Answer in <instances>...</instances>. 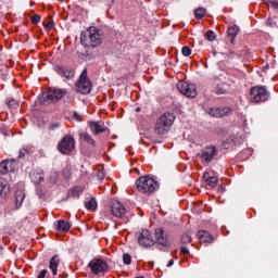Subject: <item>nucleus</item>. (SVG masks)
Masks as SVG:
<instances>
[{"label":"nucleus","instance_id":"4be33fe9","mask_svg":"<svg viewBox=\"0 0 278 278\" xmlns=\"http://www.w3.org/2000/svg\"><path fill=\"white\" fill-rule=\"evenodd\" d=\"M25 201V190L21 189L15 192V205L16 208H21L23 206V202Z\"/></svg>","mask_w":278,"mask_h":278},{"label":"nucleus","instance_id":"ddd939ff","mask_svg":"<svg viewBox=\"0 0 278 278\" xmlns=\"http://www.w3.org/2000/svg\"><path fill=\"white\" fill-rule=\"evenodd\" d=\"M111 213L115 216V218H125V214H127V208L118 202L115 201L111 205Z\"/></svg>","mask_w":278,"mask_h":278},{"label":"nucleus","instance_id":"4c0bfd02","mask_svg":"<svg viewBox=\"0 0 278 278\" xmlns=\"http://www.w3.org/2000/svg\"><path fill=\"white\" fill-rule=\"evenodd\" d=\"M267 27H277V23L273 18L266 21Z\"/></svg>","mask_w":278,"mask_h":278},{"label":"nucleus","instance_id":"a211bd4d","mask_svg":"<svg viewBox=\"0 0 278 278\" xmlns=\"http://www.w3.org/2000/svg\"><path fill=\"white\" fill-rule=\"evenodd\" d=\"M198 238L201 244H212L214 242V237L206 230H199Z\"/></svg>","mask_w":278,"mask_h":278},{"label":"nucleus","instance_id":"5701e85b","mask_svg":"<svg viewBox=\"0 0 278 278\" xmlns=\"http://www.w3.org/2000/svg\"><path fill=\"white\" fill-rule=\"evenodd\" d=\"M215 94H227L229 92V84L227 83H219L216 85L214 89Z\"/></svg>","mask_w":278,"mask_h":278},{"label":"nucleus","instance_id":"a878e982","mask_svg":"<svg viewBox=\"0 0 278 278\" xmlns=\"http://www.w3.org/2000/svg\"><path fill=\"white\" fill-rule=\"evenodd\" d=\"M80 140H84L88 144H91V147H94V144H96L94 139H92V137L88 132H81L80 134Z\"/></svg>","mask_w":278,"mask_h":278},{"label":"nucleus","instance_id":"de8ad7c7","mask_svg":"<svg viewBox=\"0 0 278 278\" xmlns=\"http://www.w3.org/2000/svg\"><path fill=\"white\" fill-rule=\"evenodd\" d=\"M173 264H175V261H174V260H170V261L167 263V268H170V266H173Z\"/></svg>","mask_w":278,"mask_h":278},{"label":"nucleus","instance_id":"39448f33","mask_svg":"<svg viewBox=\"0 0 278 278\" xmlns=\"http://www.w3.org/2000/svg\"><path fill=\"white\" fill-rule=\"evenodd\" d=\"M75 150V138L71 135L64 136L58 144V151L62 155H70Z\"/></svg>","mask_w":278,"mask_h":278},{"label":"nucleus","instance_id":"473e14b6","mask_svg":"<svg viewBox=\"0 0 278 278\" xmlns=\"http://www.w3.org/2000/svg\"><path fill=\"white\" fill-rule=\"evenodd\" d=\"M182 244H190L192 242V237L189 233H185L181 237Z\"/></svg>","mask_w":278,"mask_h":278},{"label":"nucleus","instance_id":"aec40b11","mask_svg":"<svg viewBox=\"0 0 278 278\" xmlns=\"http://www.w3.org/2000/svg\"><path fill=\"white\" fill-rule=\"evenodd\" d=\"M203 179H204L205 184H207V186H210V188H216V186H218V177L212 176L207 172L204 173Z\"/></svg>","mask_w":278,"mask_h":278},{"label":"nucleus","instance_id":"72a5a7b5","mask_svg":"<svg viewBox=\"0 0 278 278\" xmlns=\"http://www.w3.org/2000/svg\"><path fill=\"white\" fill-rule=\"evenodd\" d=\"M123 262H124V264L129 266V264H131V255H129L128 253H124L123 254Z\"/></svg>","mask_w":278,"mask_h":278},{"label":"nucleus","instance_id":"f257e3e1","mask_svg":"<svg viewBox=\"0 0 278 278\" xmlns=\"http://www.w3.org/2000/svg\"><path fill=\"white\" fill-rule=\"evenodd\" d=\"M103 42V30L90 26L80 34V43L87 49H97Z\"/></svg>","mask_w":278,"mask_h":278},{"label":"nucleus","instance_id":"f704fd0d","mask_svg":"<svg viewBox=\"0 0 278 278\" xmlns=\"http://www.w3.org/2000/svg\"><path fill=\"white\" fill-rule=\"evenodd\" d=\"M266 4L274 8V10H278V0H267Z\"/></svg>","mask_w":278,"mask_h":278},{"label":"nucleus","instance_id":"2f4dec72","mask_svg":"<svg viewBox=\"0 0 278 278\" xmlns=\"http://www.w3.org/2000/svg\"><path fill=\"white\" fill-rule=\"evenodd\" d=\"M181 53L185 55V58H190V55H192V49L188 46H185L182 47Z\"/></svg>","mask_w":278,"mask_h":278},{"label":"nucleus","instance_id":"9d476101","mask_svg":"<svg viewBox=\"0 0 278 278\" xmlns=\"http://www.w3.org/2000/svg\"><path fill=\"white\" fill-rule=\"evenodd\" d=\"M66 96V89L50 88L45 97L47 103H58Z\"/></svg>","mask_w":278,"mask_h":278},{"label":"nucleus","instance_id":"cd10ccee","mask_svg":"<svg viewBox=\"0 0 278 278\" xmlns=\"http://www.w3.org/2000/svg\"><path fill=\"white\" fill-rule=\"evenodd\" d=\"M85 206L87 207V210L94 212V210H97V199L91 198L90 201L85 203Z\"/></svg>","mask_w":278,"mask_h":278},{"label":"nucleus","instance_id":"f8f14e48","mask_svg":"<svg viewBox=\"0 0 278 278\" xmlns=\"http://www.w3.org/2000/svg\"><path fill=\"white\" fill-rule=\"evenodd\" d=\"M218 155V152L216 151V147L211 146L206 147L201 154V160L204 162V164H210L214 157Z\"/></svg>","mask_w":278,"mask_h":278},{"label":"nucleus","instance_id":"dca6fc26","mask_svg":"<svg viewBox=\"0 0 278 278\" xmlns=\"http://www.w3.org/2000/svg\"><path fill=\"white\" fill-rule=\"evenodd\" d=\"M8 173H14V160H4L0 164V175H8Z\"/></svg>","mask_w":278,"mask_h":278},{"label":"nucleus","instance_id":"e433bc0d","mask_svg":"<svg viewBox=\"0 0 278 278\" xmlns=\"http://www.w3.org/2000/svg\"><path fill=\"white\" fill-rule=\"evenodd\" d=\"M60 127H62V124H60V123H54V124H51V125L49 126V129H50V131H53V130H55V129H60Z\"/></svg>","mask_w":278,"mask_h":278},{"label":"nucleus","instance_id":"2eb2a0df","mask_svg":"<svg viewBox=\"0 0 278 278\" xmlns=\"http://www.w3.org/2000/svg\"><path fill=\"white\" fill-rule=\"evenodd\" d=\"M89 129L93 136H99V134H105L108 127L101 122H89Z\"/></svg>","mask_w":278,"mask_h":278},{"label":"nucleus","instance_id":"c85d7f7f","mask_svg":"<svg viewBox=\"0 0 278 278\" xmlns=\"http://www.w3.org/2000/svg\"><path fill=\"white\" fill-rule=\"evenodd\" d=\"M195 14V18H198V21H201V18L205 17V14H207V11L203 8H199L194 11Z\"/></svg>","mask_w":278,"mask_h":278},{"label":"nucleus","instance_id":"1a4fd4ad","mask_svg":"<svg viewBox=\"0 0 278 278\" xmlns=\"http://www.w3.org/2000/svg\"><path fill=\"white\" fill-rule=\"evenodd\" d=\"M137 242L138 244H140V247H144V249H150V247H153L155 244L153 235H151V231L147 229L139 232V236L137 237Z\"/></svg>","mask_w":278,"mask_h":278},{"label":"nucleus","instance_id":"c9c22d12","mask_svg":"<svg viewBox=\"0 0 278 278\" xmlns=\"http://www.w3.org/2000/svg\"><path fill=\"white\" fill-rule=\"evenodd\" d=\"M53 25H54L53 21L43 23V27H45V29H47V31H50V29L53 27Z\"/></svg>","mask_w":278,"mask_h":278},{"label":"nucleus","instance_id":"b1692460","mask_svg":"<svg viewBox=\"0 0 278 278\" xmlns=\"http://www.w3.org/2000/svg\"><path fill=\"white\" fill-rule=\"evenodd\" d=\"M56 228L59 231H71V224L64 219L58 220Z\"/></svg>","mask_w":278,"mask_h":278},{"label":"nucleus","instance_id":"ea45409f","mask_svg":"<svg viewBox=\"0 0 278 278\" xmlns=\"http://www.w3.org/2000/svg\"><path fill=\"white\" fill-rule=\"evenodd\" d=\"M0 134H2V136H10V134L8 132V127H5L4 125L0 126Z\"/></svg>","mask_w":278,"mask_h":278},{"label":"nucleus","instance_id":"393cba45","mask_svg":"<svg viewBox=\"0 0 278 278\" xmlns=\"http://www.w3.org/2000/svg\"><path fill=\"white\" fill-rule=\"evenodd\" d=\"M240 31V27L238 26H232L230 28H228V36L230 39V42L233 43V40L236 38V36H238V33Z\"/></svg>","mask_w":278,"mask_h":278},{"label":"nucleus","instance_id":"412c9836","mask_svg":"<svg viewBox=\"0 0 278 278\" xmlns=\"http://www.w3.org/2000/svg\"><path fill=\"white\" fill-rule=\"evenodd\" d=\"M60 265V256L54 255L51 257L50 263H49V268L52 273V275H58V266Z\"/></svg>","mask_w":278,"mask_h":278},{"label":"nucleus","instance_id":"37998d69","mask_svg":"<svg viewBox=\"0 0 278 278\" xmlns=\"http://www.w3.org/2000/svg\"><path fill=\"white\" fill-rule=\"evenodd\" d=\"M73 118H74V121H77L78 123H81V115H79V113L74 112Z\"/></svg>","mask_w":278,"mask_h":278},{"label":"nucleus","instance_id":"09e8293b","mask_svg":"<svg viewBox=\"0 0 278 278\" xmlns=\"http://www.w3.org/2000/svg\"><path fill=\"white\" fill-rule=\"evenodd\" d=\"M136 112H140V108H137V109H136Z\"/></svg>","mask_w":278,"mask_h":278},{"label":"nucleus","instance_id":"20e7f679","mask_svg":"<svg viewBox=\"0 0 278 278\" xmlns=\"http://www.w3.org/2000/svg\"><path fill=\"white\" fill-rule=\"evenodd\" d=\"M270 99V91L266 86H255L250 89L249 100L251 103H266Z\"/></svg>","mask_w":278,"mask_h":278},{"label":"nucleus","instance_id":"c03bdc74","mask_svg":"<svg viewBox=\"0 0 278 278\" xmlns=\"http://www.w3.org/2000/svg\"><path fill=\"white\" fill-rule=\"evenodd\" d=\"M180 252L182 253V255H188V253H190V251L188 250L187 247H182V248L180 249Z\"/></svg>","mask_w":278,"mask_h":278},{"label":"nucleus","instance_id":"423d86ee","mask_svg":"<svg viewBox=\"0 0 278 278\" xmlns=\"http://www.w3.org/2000/svg\"><path fill=\"white\" fill-rule=\"evenodd\" d=\"M76 90L77 92H80V94H90L92 90V83L90 81V78H88V72L86 70L80 74Z\"/></svg>","mask_w":278,"mask_h":278},{"label":"nucleus","instance_id":"79ce46f5","mask_svg":"<svg viewBox=\"0 0 278 278\" xmlns=\"http://www.w3.org/2000/svg\"><path fill=\"white\" fill-rule=\"evenodd\" d=\"M16 104H17L16 100H14L12 98L7 102L8 108H14V105H16Z\"/></svg>","mask_w":278,"mask_h":278},{"label":"nucleus","instance_id":"a19ab883","mask_svg":"<svg viewBox=\"0 0 278 278\" xmlns=\"http://www.w3.org/2000/svg\"><path fill=\"white\" fill-rule=\"evenodd\" d=\"M97 178H98L100 181L103 180V179H105V172H103V170L98 172Z\"/></svg>","mask_w":278,"mask_h":278},{"label":"nucleus","instance_id":"49530a36","mask_svg":"<svg viewBox=\"0 0 278 278\" xmlns=\"http://www.w3.org/2000/svg\"><path fill=\"white\" fill-rule=\"evenodd\" d=\"M228 58H236V52L233 51H230L228 54H227Z\"/></svg>","mask_w":278,"mask_h":278},{"label":"nucleus","instance_id":"f3484780","mask_svg":"<svg viewBox=\"0 0 278 278\" xmlns=\"http://www.w3.org/2000/svg\"><path fill=\"white\" fill-rule=\"evenodd\" d=\"M30 181L35 185L40 184L41 181H45V173L42 169H34L30 172Z\"/></svg>","mask_w":278,"mask_h":278},{"label":"nucleus","instance_id":"4468645a","mask_svg":"<svg viewBox=\"0 0 278 278\" xmlns=\"http://www.w3.org/2000/svg\"><path fill=\"white\" fill-rule=\"evenodd\" d=\"M208 114L210 116H214L215 118H223V116H229V114H231V108L224 106L211 109Z\"/></svg>","mask_w":278,"mask_h":278},{"label":"nucleus","instance_id":"a18cd8bd","mask_svg":"<svg viewBox=\"0 0 278 278\" xmlns=\"http://www.w3.org/2000/svg\"><path fill=\"white\" fill-rule=\"evenodd\" d=\"M47 277V269H43L39 273L38 278H45Z\"/></svg>","mask_w":278,"mask_h":278},{"label":"nucleus","instance_id":"58836bf2","mask_svg":"<svg viewBox=\"0 0 278 278\" xmlns=\"http://www.w3.org/2000/svg\"><path fill=\"white\" fill-rule=\"evenodd\" d=\"M41 18H42V17H41L39 14H35V15L31 17V23H35V24L40 23Z\"/></svg>","mask_w":278,"mask_h":278},{"label":"nucleus","instance_id":"c756f323","mask_svg":"<svg viewBox=\"0 0 278 278\" xmlns=\"http://www.w3.org/2000/svg\"><path fill=\"white\" fill-rule=\"evenodd\" d=\"M31 153V147L26 146L23 149L20 150L18 157H25V155Z\"/></svg>","mask_w":278,"mask_h":278},{"label":"nucleus","instance_id":"7c9ffc66","mask_svg":"<svg viewBox=\"0 0 278 278\" xmlns=\"http://www.w3.org/2000/svg\"><path fill=\"white\" fill-rule=\"evenodd\" d=\"M205 36H206V40H208L210 42H212L216 39V33L213 30H207L205 33Z\"/></svg>","mask_w":278,"mask_h":278},{"label":"nucleus","instance_id":"0eeeda50","mask_svg":"<svg viewBox=\"0 0 278 278\" xmlns=\"http://www.w3.org/2000/svg\"><path fill=\"white\" fill-rule=\"evenodd\" d=\"M88 268H90L93 275H101L103 273H108L110 270V266L108 262L103 258H93L88 263Z\"/></svg>","mask_w":278,"mask_h":278},{"label":"nucleus","instance_id":"bb28decb","mask_svg":"<svg viewBox=\"0 0 278 278\" xmlns=\"http://www.w3.org/2000/svg\"><path fill=\"white\" fill-rule=\"evenodd\" d=\"M8 194L10 192V187H8V180L0 178V194Z\"/></svg>","mask_w":278,"mask_h":278},{"label":"nucleus","instance_id":"6e6552de","mask_svg":"<svg viewBox=\"0 0 278 278\" xmlns=\"http://www.w3.org/2000/svg\"><path fill=\"white\" fill-rule=\"evenodd\" d=\"M177 88L181 94L185 97H190L191 99H194L197 97V85L186 81H179L177 84Z\"/></svg>","mask_w":278,"mask_h":278},{"label":"nucleus","instance_id":"9b49d317","mask_svg":"<svg viewBox=\"0 0 278 278\" xmlns=\"http://www.w3.org/2000/svg\"><path fill=\"white\" fill-rule=\"evenodd\" d=\"M154 243L159 244V247H163V249H168L170 247V241H168V233L164 231V228H156L154 230Z\"/></svg>","mask_w":278,"mask_h":278},{"label":"nucleus","instance_id":"6ab92c4d","mask_svg":"<svg viewBox=\"0 0 278 278\" xmlns=\"http://www.w3.org/2000/svg\"><path fill=\"white\" fill-rule=\"evenodd\" d=\"M55 73H58V75H63V77H65L66 79H73V77H75V72L73 71V68H64L60 65H56L54 67Z\"/></svg>","mask_w":278,"mask_h":278},{"label":"nucleus","instance_id":"7ed1b4c3","mask_svg":"<svg viewBox=\"0 0 278 278\" xmlns=\"http://www.w3.org/2000/svg\"><path fill=\"white\" fill-rule=\"evenodd\" d=\"M174 123H175V114L173 113L163 114L156 121L155 134H159V136H164V134H168Z\"/></svg>","mask_w":278,"mask_h":278},{"label":"nucleus","instance_id":"f03ea898","mask_svg":"<svg viewBox=\"0 0 278 278\" xmlns=\"http://www.w3.org/2000/svg\"><path fill=\"white\" fill-rule=\"evenodd\" d=\"M136 187L141 194H153L155 190L160 189V182L150 176H141L136 180Z\"/></svg>","mask_w":278,"mask_h":278}]
</instances>
